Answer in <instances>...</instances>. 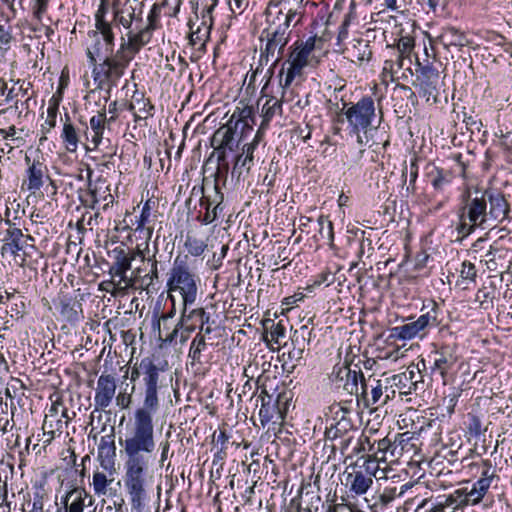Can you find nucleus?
I'll return each mask as SVG.
<instances>
[{"mask_svg": "<svg viewBox=\"0 0 512 512\" xmlns=\"http://www.w3.org/2000/svg\"><path fill=\"white\" fill-rule=\"evenodd\" d=\"M116 27H95L87 32L86 56L88 63L114 55Z\"/></svg>", "mask_w": 512, "mask_h": 512, "instance_id": "1a4fd4ad", "label": "nucleus"}, {"mask_svg": "<svg viewBox=\"0 0 512 512\" xmlns=\"http://www.w3.org/2000/svg\"><path fill=\"white\" fill-rule=\"evenodd\" d=\"M94 502L93 496L79 487L68 491L63 498L65 512H84L85 508L92 507Z\"/></svg>", "mask_w": 512, "mask_h": 512, "instance_id": "cd10ccee", "label": "nucleus"}, {"mask_svg": "<svg viewBox=\"0 0 512 512\" xmlns=\"http://www.w3.org/2000/svg\"><path fill=\"white\" fill-rule=\"evenodd\" d=\"M455 345H442L433 353V365L430 367L431 373L439 374L445 382L448 372L457 363Z\"/></svg>", "mask_w": 512, "mask_h": 512, "instance_id": "aec40b11", "label": "nucleus"}, {"mask_svg": "<svg viewBox=\"0 0 512 512\" xmlns=\"http://www.w3.org/2000/svg\"><path fill=\"white\" fill-rule=\"evenodd\" d=\"M422 489V485L411 482L406 483L400 487L398 497L404 496L407 492H410L411 494V496L407 497V499L405 500L407 510L415 506V510L418 511L424 508L429 503L428 498H419V492Z\"/></svg>", "mask_w": 512, "mask_h": 512, "instance_id": "c9c22d12", "label": "nucleus"}, {"mask_svg": "<svg viewBox=\"0 0 512 512\" xmlns=\"http://www.w3.org/2000/svg\"><path fill=\"white\" fill-rule=\"evenodd\" d=\"M318 224L320 226V235L323 238H326L328 240V243L332 245L334 242L333 223L329 220L327 216L321 215L318 218Z\"/></svg>", "mask_w": 512, "mask_h": 512, "instance_id": "bf43d9fd", "label": "nucleus"}, {"mask_svg": "<svg viewBox=\"0 0 512 512\" xmlns=\"http://www.w3.org/2000/svg\"><path fill=\"white\" fill-rule=\"evenodd\" d=\"M13 41L11 28L0 25V51L3 54L10 50Z\"/></svg>", "mask_w": 512, "mask_h": 512, "instance_id": "0e129e2a", "label": "nucleus"}, {"mask_svg": "<svg viewBox=\"0 0 512 512\" xmlns=\"http://www.w3.org/2000/svg\"><path fill=\"white\" fill-rule=\"evenodd\" d=\"M384 383L380 379L369 375L362 378L358 393L356 394V402L358 406L363 408H377L383 406Z\"/></svg>", "mask_w": 512, "mask_h": 512, "instance_id": "4468645a", "label": "nucleus"}, {"mask_svg": "<svg viewBox=\"0 0 512 512\" xmlns=\"http://www.w3.org/2000/svg\"><path fill=\"white\" fill-rule=\"evenodd\" d=\"M43 507V496L36 493L34 494L33 499L26 503V507H24L23 510L27 512H44Z\"/></svg>", "mask_w": 512, "mask_h": 512, "instance_id": "774afa93", "label": "nucleus"}, {"mask_svg": "<svg viewBox=\"0 0 512 512\" xmlns=\"http://www.w3.org/2000/svg\"><path fill=\"white\" fill-rule=\"evenodd\" d=\"M420 79V90L423 93V96L427 97V100L432 97H436L437 93V82L439 79V74L437 70L430 66H425L421 68Z\"/></svg>", "mask_w": 512, "mask_h": 512, "instance_id": "4c0bfd02", "label": "nucleus"}, {"mask_svg": "<svg viewBox=\"0 0 512 512\" xmlns=\"http://www.w3.org/2000/svg\"><path fill=\"white\" fill-rule=\"evenodd\" d=\"M286 328L282 322L272 323L270 331L264 336L266 342H273L277 345H281V341L285 338Z\"/></svg>", "mask_w": 512, "mask_h": 512, "instance_id": "13d9d810", "label": "nucleus"}, {"mask_svg": "<svg viewBox=\"0 0 512 512\" xmlns=\"http://www.w3.org/2000/svg\"><path fill=\"white\" fill-rule=\"evenodd\" d=\"M141 268H137L132 272L131 276H127V272H123V274H110L112 280L109 282H104L103 284H108L113 287L111 293L116 294L118 292H124L129 288H133L135 286H139L138 277H140Z\"/></svg>", "mask_w": 512, "mask_h": 512, "instance_id": "f704fd0d", "label": "nucleus"}, {"mask_svg": "<svg viewBox=\"0 0 512 512\" xmlns=\"http://www.w3.org/2000/svg\"><path fill=\"white\" fill-rule=\"evenodd\" d=\"M487 199L485 193L476 192L474 196L468 195L459 209V233L471 234L476 228L492 229V223L487 217Z\"/></svg>", "mask_w": 512, "mask_h": 512, "instance_id": "423d86ee", "label": "nucleus"}, {"mask_svg": "<svg viewBox=\"0 0 512 512\" xmlns=\"http://www.w3.org/2000/svg\"><path fill=\"white\" fill-rule=\"evenodd\" d=\"M462 391L459 388H453L452 391L445 396L443 405L446 409L447 414L450 416L454 413L455 407L458 403L459 397Z\"/></svg>", "mask_w": 512, "mask_h": 512, "instance_id": "e2e57ef3", "label": "nucleus"}, {"mask_svg": "<svg viewBox=\"0 0 512 512\" xmlns=\"http://www.w3.org/2000/svg\"><path fill=\"white\" fill-rule=\"evenodd\" d=\"M364 377L361 367L359 370L352 369L350 365H335L329 376L333 386L337 390H342L351 396H356L360 383Z\"/></svg>", "mask_w": 512, "mask_h": 512, "instance_id": "ddd939ff", "label": "nucleus"}, {"mask_svg": "<svg viewBox=\"0 0 512 512\" xmlns=\"http://www.w3.org/2000/svg\"><path fill=\"white\" fill-rule=\"evenodd\" d=\"M109 7L111 8V3H109V0H100L99 6L94 14V20H95V27H116L117 29L121 30L123 29L121 24H118L115 22V14L112 10V19H107V13L109 10Z\"/></svg>", "mask_w": 512, "mask_h": 512, "instance_id": "a19ab883", "label": "nucleus"}, {"mask_svg": "<svg viewBox=\"0 0 512 512\" xmlns=\"http://www.w3.org/2000/svg\"><path fill=\"white\" fill-rule=\"evenodd\" d=\"M67 121L63 125L61 138L65 145V148L69 152H75L78 148V133L74 125L70 122L69 116L66 115Z\"/></svg>", "mask_w": 512, "mask_h": 512, "instance_id": "49530a36", "label": "nucleus"}, {"mask_svg": "<svg viewBox=\"0 0 512 512\" xmlns=\"http://www.w3.org/2000/svg\"><path fill=\"white\" fill-rule=\"evenodd\" d=\"M229 122L234 125L235 130L241 131V137H243L247 132H251L253 130V126L255 124L254 108L244 104L242 106H237Z\"/></svg>", "mask_w": 512, "mask_h": 512, "instance_id": "c85d7f7f", "label": "nucleus"}, {"mask_svg": "<svg viewBox=\"0 0 512 512\" xmlns=\"http://www.w3.org/2000/svg\"><path fill=\"white\" fill-rule=\"evenodd\" d=\"M0 138L3 140H9L11 143H6L8 147V153H11L15 148H20L25 145L26 139L18 134V129L11 125L7 129H0Z\"/></svg>", "mask_w": 512, "mask_h": 512, "instance_id": "8fccbe9b", "label": "nucleus"}, {"mask_svg": "<svg viewBox=\"0 0 512 512\" xmlns=\"http://www.w3.org/2000/svg\"><path fill=\"white\" fill-rule=\"evenodd\" d=\"M7 223L9 224V228L7 229L5 238L3 239L4 244L1 248L2 255L8 253L11 256L16 257L19 255L20 251H25L27 248H35L33 244L28 243V241H34V238L31 235H25L21 229L13 227L10 220H7Z\"/></svg>", "mask_w": 512, "mask_h": 512, "instance_id": "6ab92c4d", "label": "nucleus"}, {"mask_svg": "<svg viewBox=\"0 0 512 512\" xmlns=\"http://www.w3.org/2000/svg\"><path fill=\"white\" fill-rule=\"evenodd\" d=\"M487 204L489 203L488 218L492 223V228H495L498 223L505 220L509 213V204L507 203L504 195L495 191H484Z\"/></svg>", "mask_w": 512, "mask_h": 512, "instance_id": "a878e982", "label": "nucleus"}, {"mask_svg": "<svg viewBox=\"0 0 512 512\" xmlns=\"http://www.w3.org/2000/svg\"><path fill=\"white\" fill-rule=\"evenodd\" d=\"M303 15V10L289 9L286 13L279 11L276 20L278 24L281 26H286V29L290 30V27H296L299 23H301Z\"/></svg>", "mask_w": 512, "mask_h": 512, "instance_id": "603ef678", "label": "nucleus"}, {"mask_svg": "<svg viewBox=\"0 0 512 512\" xmlns=\"http://www.w3.org/2000/svg\"><path fill=\"white\" fill-rule=\"evenodd\" d=\"M97 462L104 471H113L116 468V445L114 429L100 438L97 449Z\"/></svg>", "mask_w": 512, "mask_h": 512, "instance_id": "5701e85b", "label": "nucleus"}, {"mask_svg": "<svg viewBox=\"0 0 512 512\" xmlns=\"http://www.w3.org/2000/svg\"><path fill=\"white\" fill-rule=\"evenodd\" d=\"M466 429L471 437L478 438L482 434V422L479 416L469 413Z\"/></svg>", "mask_w": 512, "mask_h": 512, "instance_id": "680f3d73", "label": "nucleus"}, {"mask_svg": "<svg viewBox=\"0 0 512 512\" xmlns=\"http://www.w3.org/2000/svg\"><path fill=\"white\" fill-rule=\"evenodd\" d=\"M420 364L425 369V362L421 360L417 364H410L405 371L387 378V381L392 382V386H395L400 394L407 395L413 390L416 391L418 384L424 382Z\"/></svg>", "mask_w": 512, "mask_h": 512, "instance_id": "dca6fc26", "label": "nucleus"}, {"mask_svg": "<svg viewBox=\"0 0 512 512\" xmlns=\"http://www.w3.org/2000/svg\"><path fill=\"white\" fill-rule=\"evenodd\" d=\"M372 484L373 480L368 478V475L364 474L355 465L352 467V471L347 473L346 485L349 487L350 492L356 495L365 494Z\"/></svg>", "mask_w": 512, "mask_h": 512, "instance_id": "72a5a7b5", "label": "nucleus"}, {"mask_svg": "<svg viewBox=\"0 0 512 512\" xmlns=\"http://www.w3.org/2000/svg\"><path fill=\"white\" fill-rule=\"evenodd\" d=\"M163 8L164 7L161 3H154L148 12L146 24H143V21L138 24H133L132 28L124 29L126 33L122 36L141 50L144 46L150 43L153 32L158 28Z\"/></svg>", "mask_w": 512, "mask_h": 512, "instance_id": "9d476101", "label": "nucleus"}, {"mask_svg": "<svg viewBox=\"0 0 512 512\" xmlns=\"http://www.w3.org/2000/svg\"><path fill=\"white\" fill-rule=\"evenodd\" d=\"M439 307L432 302V307L426 313L421 314L416 320L395 326L391 329V337L399 340H411L416 337L423 338L430 329L439 325Z\"/></svg>", "mask_w": 512, "mask_h": 512, "instance_id": "0eeeda50", "label": "nucleus"}, {"mask_svg": "<svg viewBox=\"0 0 512 512\" xmlns=\"http://www.w3.org/2000/svg\"><path fill=\"white\" fill-rule=\"evenodd\" d=\"M199 282V277L189 267L187 256L175 257L167 274L169 298L174 301V294H178L182 299V306H192L197 300Z\"/></svg>", "mask_w": 512, "mask_h": 512, "instance_id": "20e7f679", "label": "nucleus"}, {"mask_svg": "<svg viewBox=\"0 0 512 512\" xmlns=\"http://www.w3.org/2000/svg\"><path fill=\"white\" fill-rule=\"evenodd\" d=\"M190 306H183L181 317L179 322L177 323L175 329L171 333L170 337L167 338L168 341H173L174 337L177 335L178 329L184 328L187 332H193L196 328L194 322H199L201 324H208L210 321V315L205 311L204 308H196L189 310Z\"/></svg>", "mask_w": 512, "mask_h": 512, "instance_id": "b1692460", "label": "nucleus"}, {"mask_svg": "<svg viewBox=\"0 0 512 512\" xmlns=\"http://www.w3.org/2000/svg\"><path fill=\"white\" fill-rule=\"evenodd\" d=\"M116 468L113 471H100L99 469L93 472L92 482L90 483L94 495L98 497L111 496L110 485L115 480Z\"/></svg>", "mask_w": 512, "mask_h": 512, "instance_id": "2f4dec72", "label": "nucleus"}, {"mask_svg": "<svg viewBox=\"0 0 512 512\" xmlns=\"http://www.w3.org/2000/svg\"><path fill=\"white\" fill-rule=\"evenodd\" d=\"M58 106V101L54 97H52L49 101V105L47 108V117L44 123L41 125V131L43 135L40 138V144H42L43 141L47 139L46 134L49 133L56 126Z\"/></svg>", "mask_w": 512, "mask_h": 512, "instance_id": "de8ad7c7", "label": "nucleus"}, {"mask_svg": "<svg viewBox=\"0 0 512 512\" xmlns=\"http://www.w3.org/2000/svg\"><path fill=\"white\" fill-rule=\"evenodd\" d=\"M335 414L336 418L326 428L325 435L327 439L339 440V447L341 452L344 453L349 443L353 440V437L348 435L349 431L353 428V424L350 418H348L350 410L345 407H339Z\"/></svg>", "mask_w": 512, "mask_h": 512, "instance_id": "2eb2a0df", "label": "nucleus"}, {"mask_svg": "<svg viewBox=\"0 0 512 512\" xmlns=\"http://www.w3.org/2000/svg\"><path fill=\"white\" fill-rule=\"evenodd\" d=\"M147 0H112L111 10L115 14V22L123 29L132 28L133 24L142 22V14Z\"/></svg>", "mask_w": 512, "mask_h": 512, "instance_id": "f8f14e48", "label": "nucleus"}, {"mask_svg": "<svg viewBox=\"0 0 512 512\" xmlns=\"http://www.w3.org/2000/svg\"><path fill=\"white\" fill-rule=\"evenodd\" d=\"M366 444L369 446V452H372L373 455L379 457V459L382 460L383 465L394 463L400 458L399 455H396L395 452H392L394 442L389 439L388 436L380 440H375L373 443H371L370 439L366 436L360 438L357 441L356 446L353 448V452L358 453L360 451L366 450Z\"/></svg>", "mask_w": 512, "mask_h": 512, "instance_id": "f3484780", "label": "nucleus"}, {"mask_svg": "<svg viewBox=\"0 0 512 512\" xmlns=\"http://www.w3.org/2000/svg\"><path fill=\"white\" fill-rule=\"evenodd\" d=\"M312 329L308 327V324H304L299 330H295L292 336V343L297 344H309L311 340Z\"/></svg>", "mask_w": 512, "mask_h": 512, "instance_id": "69168bd1", "label": "nucleus"}, {"mask_svg": "<svg viewBox=\"0 0 512 512\" xmlns=\"http://www.w3.org/2000/svg\"><path fill=\"white\" fill-rule=\"evenodd\" d=\"M263 132L258 130L250 143H247L243 146L242 154L245 155L248 159L253 161V153L258 146L259 142L262 140Z\"/></svg>", "mask_w": 512, "mask_h": 512, "instance_id": "338daca9", "label": "nucleus"}, {"mask_svg": "<svg viewBox=\"0 0 512 512\" xmlns=\"http://www.w3.org/2000/svg\"><path fill=\"white\" fill-rule=\"evenodd\" d=\"M206 348V340L201 333H198L191 342L189 349V358L193 362H200L201 353Z\"/></svg>", "mask_w": 512, "mask_h": 512, "instance_id": "4d7b16f0", "label": "nucleus"}, {"mask_svg": "<svg viewBox=\"0 0 512 512\" xmlns=\"http://www.w3.org/2000/svg\"><path fill=\"white\" fill-rule=\"evenodd\" d=\"M316 38L309 37L305 41L298 40L290 47L287 59L282 63L279 71V85L282 98L290 93L293 84H300L304 80L305 69L313 63V51Z\"/></svg>", "mask_w": 512, "mask_h": 512, "instance_id": "7ed1b4c3", "label": "nucleus"}, {"mask_svg": "<svg viewBox=\"0 0 512 512\" xmlns=\"http://www.w3.org/2000/svg\"><path fill=\"white\" fill-rule=\"evenodd\" d=\"M157 410L138 408L134 413L132 430L126 436L123 447L124 487L133 510L141 512L148 501L150 455L155 450L153 414Z\"/></svg>", "mask_w": 512, "mask_h": 512, "instance_id": "f257e3e1", "label": "nucleus"}, {"mask_svg": "<svg viewBox=\"0 0 512 512\" xmlns=\"http://www.w3.org/2000/svg\"><path fill=\"white\" fill-rule=\"evenodd\" d=\"M412 439L413 435L410 432L397 434L393 440L394 447L392 452H395V454L399 455L400 457L404 454V452H409L414 447V444L411 443Z\"/></svg>", "mask_w": 512, "mask_h": 512, "instance_id": "5fc2aeb1", "label": "nucleus"}, {"mask_svg": "<svg viewBox=\"0 0 512 512\" xmlns=\"http://www.w3.org/2000/svg\"><path fill=\"white\" fill-rule=\"evenodd\" d=\"M477 277V270L473 263L464 261L460 269V278L462 282L474 283Z\"/></svg>", "mask_w": 512, "mask_h": 512, "instance_id": "052dcab7", "label": "nucleus"}, {"mask_svg": "<svg viewBox=\"0 0 512 512\" xmlns=\"http://www.w3.org/2000/svg\"><path fill=\"white\" fill-rule=\"evenodd\" d=\"M80 307V303L68 297L60 298L58 303L59 313L70 322L79 320L78 309Z\"/></svg>", "mask_w": 512, "mask_h": 512, "instance_id": "c03bdc74", "label": "nucleus"}, {"mask_svg": "<svg viewBox=\"0 0 512 512\" xmlns=\"http://www.w3.org/2000/svg\"><path fill=\"white\" fill-rule=\"evenodd\" d=\"M437 40L441 43L445 49L450 47H464L468 44V40L464 32L459 29L449 26L441 30Z\"/></svg>", "mask_w": 512, "mask_h": 512, "instance_id": "e433bc0d", "label": "nucleus"}, {"mask_svg": "<svg viewBox=\"0 0 512 512\" xmlns=\"http://www.w3.org/2000/svg\"><path fill=\"white\" fill-rule=\"evenodd\" d=\"M147 263L150 265L149 272L145 275H141L138 277L139 288L144 290H149L150 287L154 286V283L159 279L158 272V261L156 260L155 254L149 257H145Z\"/></svg>", "mask_w": 512, "mask_h": 512, "instance_id": "79ce46f5", "label": "nucleus"}, {"mask_svg": "<svg viewBox=\"0 0 512 512\" xmlns=\"http://www.w3.org/2000/svg\"><path fill=\"white\" fill-rule=\"evenodd\" d=\"M415 46L414 38L411 36H401L397 42V50L399 53L397 65L401 69L405 66V61L411 63V54Z\"/></svg>", "mask_w": 512, "mask_h": 512, "instance_id": "37998d69", "label": "nucleus"}, {"mask_svg": "<svg viewBox=\"0 0 512 512\" xmlns=\"http://www.w3.org/2000/svg\"><path fill=\"white\" fill-rule=\"evenodd\" d=\"M364 474L368 475V478H375L376 480L387 479L388 471L390 470L388 465H383L382 460L373 454L368 455L362 465L355 464Z\"/></svg>", "mask_w": 512, "mask_h": 512, "instance_id": "473e14b6", "label": "nucleus"}, {"mask_svg": "<svg viewBox=\"0 0 512 512\" xmlns=\"http://www.w3.org/2000/svg\"><path fill=\"white\" fill-rule=\"evenodd\" d=\"M438 507H442L446 511L450 509V507H466L469 505V502L465 496V489L460 488L455 490L450 495L446 496L443 500L437 501Z\"/></svg>", "mask_w": 512, "mask_h": 512, "instance_id": "3c124183", "label": "nucleus"}, {"mask_svg": "<svg viewBox=\"0 0 512 512\" xmlns=\"http://www.w3.org/2000/svg\"><path fill=\"white\" fill-rule=\"evenodd\" d=\"M287 97V95L285 96ZM287 98H282L279 100L276 97H270L266 100V102L262 106L261 117L262 123L259 128L260 131L265 129L271 119L276 115L281 113L282 111V101H286Z\"/></svg>", "mask_w": 512, "mask_h": 512, "instance_id": "ea45409f", "label": "nucleus"}, {"mask_svg": "<svg viewBox=\"0 0 512 512\" xmlns=\"http://www.w3.org/2000/svg\"><path fill=\"white\" fill-rule=\"evenodd\" d=\"M140 50L121 35L120 45L114 55L95 60L89 63L92 68L94 83L99 89H106L109 93L124 75L129 63Z\"/></svg>", "mask_w": 512, "mask_h": 512, "instance_id": "f03ea898", "label": "nucleus"}, {"mask_svg": "<svg viewBox=\"0 0 512 512\" xmlns=\"http://www.w3.org/2000/svg\"><path fill=\"white\" fill-rule=\"evenodd\" d=\"M184 247L191 256L199 257L207 249V243L196 236L188 234L185 238Z\"/></svg>", "mask_w": 512, "mask_h": 512, "instance_id": "6e6d98bb", "label": "nucleus"}, {"mask_svg": "<svg viewBox=\"0 0 512 512\" xmlns=\"http://www.w3.org/2000/svg\"><path fill=\"white\" fill-rule=\"evenodd\" d=\"M483 465L484 469L481 473V477L473 484V487L469 491L464 488L465 496L471 505H476L483 499L494 477V471L490 462L486 460L483 462Z\"/></svg>", "mask_w": 512, "mask_h": 512, "instance_id": "bb28decb", "label": "nucleus"}, {"mask_svg": "<svg viewBox=\"0 0 512 512\" xmlns=\"http://www.w3.org/2000/svg\"><path fill=\"white\" fill-rule=\"evenodd\" d=\"M156 204L151 199L144 202L139 216L135 220V232H139L144 235L145 244L148 246V242L152 238L154 232L153 222L155 221L157 211L155 210Z\"/></svg>", "mask_w": 512, "mask_h": 512, "instance_id": "393cba45", "label": "nucleus"}, {"mask_svg": "<svg viewBox=\"0 0 512 512\" xmlns=\"http://www.w3.org/2000/svg\"><path fill=\"white\" fill-rule=\"evenodd\" d=\"M211 24H207L205 20L201 25L193 30L189 36V42L192 46H198L199 50H203L210 37Z\"/></svg>", "mask_w": 512, "mask_h": 512, "instance_id": "09e8293b", "label": "nucleus"}, {"mask_svg": "<svg viewBox=\"0 0 512 512\" xmlns=\"http://www.w3.org/2000/svg\"><path fill=\"white\" fill-rule=\"evenodd\" d=\"M112 253L114 260L109 269V274H123V272H128V270L131 269V263L136 256H139L142 261H145V254L139 248L136 252L130 254L123 248L116 247L113 249Z\"/></svg>", "mask_w": 512, "mask_h": 512, "instance_id": "c756f323", "label": "nucleus"}, {"mask_svg": "<svg viewBox=\"0 0 512 512\" xmlns=\"http://www.w3.org/2000/svg\"><path fill=\"white\" fill-rule=\"evenodd\" d=\"M262 35H265L266 45L261 49L260 63L267 64L270 60H273L272 66H275L290 40L291 30H287L286 26H281L276 21H273L262 32Z\"/></svg>", "mask_w": 512, "mask_h": 512, "instance_id": "6e6552de", "label": "nucleus"}, {"mask_svg": "<svg viewBox=\"0 0 512 512\" xmlns=\"http://www.w3.org/2000/svg\"><path fill=\"white\" fill-rule=\"evenodd\" d=\"M238 130H235L234 125L228 121L225 127L220 128L214 135V140L220 138L219 149H233L234 135Z\"/></svg>", "mask_w": 512, "mask_h": 512, "instance_id": "864d4df0", "label": "nucleus"}, {"mask_svg": "<svg viewBox=\"0 0 512 512\" xmlns=\"http://www.w3.org/2000/svg\"><path fill=\"white\" fill-rule=\"evenodd\" d=\"M63 418L55 417V414L45 415L42 429L44 434L49 435V440L53 439L57 432L62 433L63 428L67 427L68 419L63 420Z\"/></svg>", "mask_w": 512, "mask_h": 512, "instance_id": "a18cd8bd", "label": "nucleus"}, {"mask_svg": "<svg viewBox=\"0 0 512 512\" xmlns=\"http://www.w3.org/2000/svg\"><path fill=\"white\" fill-rule=\"evenodd\" d=\"M25 163L27 170L23 185H26L28 191L35 193L42 188L45 178H49L48 168L40 158L31 160L27 155L25 156Z\"/></svg>", "mask_w": 512, "mask_h": 512, "instance_id": "4be33fe9", "label": "nucleus"}, {"mask_svg": "<svg viewBox=\"0 0 512 512\" xmlns=\"http://www.w3.org/2000/svg\"><path fill=\"white\" fill-rule=\"evenodd\" d=\"M116 378L112 374L102 373L97 379L94 395L95 410L105 411L116 394Z\"/></svg>", "mask_w": 512, "mask_h": 512, "instance_id": "a211bd4d", "label": "nucleus"}, {"mask_svg": "<svg viewBox=\"0 0 512 512\" xmlns=\"http://www.w3.org/2000/svg\"><path fill=\"white\" fill-rule=\"evenodd\" d=\"M142 382L144 385V399L141 408L158 410L159 408V379L162 368L158 367L153 357L142 358Z\"/></svg>", "mask_w": 512, "mask_h": 512, "instance_id": "9b49d317", "label": "nucleus"}, {"mask_svg": "<svg viewBox=\"0 0 512 512\" xmlns=\"http://www.w3.org/2000/svg\"><path fill=\"white\" fill-rule=\"evenodd\" d=\"M105 123H107L106 113L104 111L98 112L90 118V133H87V139L94 145V149L98 147L103 139L105 130Z\"/></svg>", "mask_w": 512, "mask_h": 512, "instance_id": "58836bf2", "label": "nucleus"}, {"mask_svg": "<svg viewBox=\"0 0 512 512\" xmlns=\"http://www.w3.org/2000/svg\"><path fill=\"white\" fill-rule=\"evenodd\" d=\"M344 109L349 133L356 136L359 145H367L368 133L372 130V123L376 118L374 99L371 96H363L355 103H345Z\"/></svg>", "mask_w": 512, "mask_h": 512, "instance_id": "39448f33", "label": "nucleus"}, {"mask_svg": "<svg viewBox=\"0 0 512 512\" xmlns=\"http://www.w3.org/2000/svg\"><path fill=\"white\" fill-rule=\"evenodd\" d=\"M128 110L133 113L134 121L138 122L153 117L155 107L143 93L135 91L128 104Z\"/></svg>", "mask_w": 512, "mask_h": 512, "instance_id": "7c9ffc66", "label": "nucleus"}, {"mask_svg": "<svg viewBox=\"0 0 512 512\" xmlns=\"http://www.w3.org/2000/svg\"><path fill=\"white\" fill-rule=\"evenodd\" d=\"M260 401L258 416L263 427L269 423H279L283 420L282 411L279 408V399L274 398L263 390L258 396L256 402Z\"/></svg>", "mask_w": 512, "mask_h": 512, "instance_id": "412c9836", "label": "nucleus"}]
</instances>
